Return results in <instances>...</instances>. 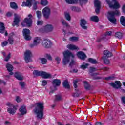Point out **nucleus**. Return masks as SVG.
<instances>
[{
  "label": "nucleus",
  "mask_w": 125,
  "mask_h": 125,
  "mask_svg": "<svg viewBox=\"0 0 125 125\" xmlns=\"http://www.w3.org/2000/svg\"><path fill=\"white\" fill-rule=\"evenodd\" d=\"M0 33L1 34H4V35L6 37L8 36V33H7V31L5 30L4 23L2 22H0Z\"/></svg>",
  "instance_id": "nucleus-14"
},
{
  "label": "nucleus",
  "mask_w": 125,
  "mask_h": 125,
  "mask_svg": "<svg viewBox=\"0 0 125 125\" xmlns=\"http://www.w3.org/2000/svg\"><path fill=\"white\" fill-rule=\"evenodd\" d=\"M10 7L13 8V9H17L18 8V6L16 4V3L14 2H11L10 3Z\"/></svg>",
  "instance_id": "nucleus-28"
},
{
  "label": "nucleus",
  "mask_w": 125,
  "mask_h": 125,
  "mask_svg": "<svg viewBox=\"0 0 125 125\" xmlns=\"http://www.w3.org/2000/svg\"><path fill=\"white\" fill-rule=\"evenodd\" d=\"M41 77L43 79H49V78H51V74L45 71H42Z\"/></svg>",
  "instance_id": "nucleus-18"
},
{
  "label": "nucleus",
  "mask_w": 125,
  "mask_h": 125,
  "mask_svg": "<svg viewBox=\"0 0 125 125\" xmlns=\"http://www.w3.org/2000/svg\"><path fill=\"white\" fill-rule=\"evenodd\" d=\"M120 23L122 26L125 27V17L124 16H121L120 18Z\"/></svg>",
  "instance_id": "nucleus-32"
},
{
  "label": "nucleus",
  "mask_w": 125,
  "mask_h": 125,
  "mask_svg": "<svg viewBox=\"0 0 125 125\" xmlns=\"http://www.w3.org/2000/svg\"><path fill=\"white\" fill-rule=\"evenodd\" d=\"M69 41L71 42H78L79 41V37H72L69 38Z\"/></svg>",
  "instance_id": "nucleus-41"
},
{
  "label": "nucleus",
  "mask_w": 125,
  "mask_h": 125,
  "mask_svg": "<svg viewBox=\"0 0 125 125\" xmlns=\"http://www.w3.org/2000/svg\"><path fill=\"white\" fill-rule=\"evenodd\" d=\"M106 2L110 8L118 9L120 6L119 2L116 0H112V2L110 1V0H106Z\"/></svg>",
  "instance_id": "nucleus-4"
},
{
  "label": "nucleus",
  "mask_w": 125,
  "mask_h": 125,
  "mask_svg": "<svg viewBox=\"0 0 125 125\" xmlns=\"http://www.w3.org/2000/svg\"><path fill=\"white\" fill-rule=\"evenodd\" d=\"M32 0H26V1L23 2L21 6H27V7H32Z\"/></svg>",
  "instance_id": "nucleus-23"
},
{
  "label": "nucleus",
  "mask_w": 125,
  "mask_h": 125,
  "mask_svg": "<svg viewBox=\"0 0 125 125\" xmlns=\"http://www.w3.org/2000/svg\"><path fill=\"white\" fill-rule=\"evenodd\" d=\"M115 37L118 39H122L123 38V33L121 32H117L115 33Z\"/></svg>",
  "instance_id": "nucleus-43"
},
{
  "label": "nucleus",
  "mask_w": 125,
  "mask_h": 125,
  "mask_svg": "<svg viewBox=\"0 0 125 125\" xmlns=\"http://www.w3.org/2000/svg\"><path fill=\"white\" fill-rule=\"evenodd\" d=\"M66 47L70 50H79L80 48L74 44H68L67 45Z\"/></svg>",
  "instance_id": "nucleus-22"
},
{
  "label": "nucleus",
  "mask_w": 125,
  "mask_h": 125,
  "mask_svg": "<svg viewBox=\"0 0 125 125\" xmlns=\"http://www.w3.org/2000/svg\"><path fill=\"white\" fill-rule=\"evenodd\" d=\"M114 79H115L114 76H109L108 77L105 78V80L107 81H110V80H114Z\"/></svg>",
  "instance_id": "nucleus-56"
},
{
  "label": "nucleus",
  "mask_w": 125,
  "mask_h": 125,
  "mask_svg": "<svg viewBox=\"0 0 125 125\" xmlns=\"http://www.w3.org/2000/svg\"><path fill=\"white\" fill-rule=\"evenodd\" d=\"M76 93H74L73 94V96L74 97H79L81 94V93L79 91V90L78 89H75Z\"/></svg>",
  "instance_id": "nucleus-40"
},
{
  "label": "nucleus",
  "mask_w": 125,
  "mask_h": 125,
  "mask_svg": "<svg viewBox=\"0 0 125 125\" xmlns=\"http://www.w3.org/2000/svg\"><path fill=\"white\" fill-rule=\"evenodd\" d=\"M7 44H8V42L4 41L1 43V46H2V47H4V46H6Z\"/></svg>",
  "instance_id": "nucleus-52"
},
{
  "label": "nucleus",
  "mask_w": 125,
  "mask_h": 125,
  "mask_svg": "<svg viewBox=\"0 0 125 125\" xmlns=\"http://www.w3.org/2000/svg\"><path fill=\"white\" fill-rule=\"evenodd\" d=\"M70 9H71L72 11H75L76 12H80V11H81V8L78 7L72 6Z\"/></svg>",
  "instance_id": "nucleus-31"
},
{
  "label": "nucleus",
  "mask_w": 125,
  "mask_h": 125,
  "mask_svg": "<svg viewBox=\"0 0 125 125\" xmlns=\"http://www.w3.org/2000/svg\"><path fill=\"white\" fill-rule=\"evenodd\" d=\"M14 16V23L13 24V27L16 26V25H18L20 22V17L17 14H15Z\"/></svg>",
  "instance_id": "nucleus-16"
},
{
  "label": "nucleus",
  "mask_w": 125,
  "mask_h": 125,
  "mask_svg": "<svg viewBox=\"0 0 125 125\" xmlns=\"http://www.w3.org/2000/svg\"><path fill=\"white\" fill-rule=\"evenodd\" d=\"M16 101L17 102L19 103V102H21V101H22V100L19 97H17Z\"/></svg>",
  "instance_id": "nucleus-59"
},
{
  "label": "nucleus",
  "mask_w": 125,
  "mask_h": 125,
  "mask_svg": "<svg viewBox=\"0 0 125 125\" xmlns=\"http://www.w3.org/2000/svg\"><path fill=\"white\" fill-rule=\"evenodd\" d=\"M107 19L110 23L114 25H117V19L115 17V15L120 16L121 12L119 10H116L115 12L110 11L108 12Z\"/></svg>",
  "instance_id": "nucleus-2"
},
{
  "label": "nucleus",
  "mask_w": 125,
  "mask_h": 125,
  "mask_svg": "<svg viewBox=\"0 0 125 125\" xmlns=\"http://www.w3.org/2000/svg\"><path fill=\"white\" fill-rule=\"evenodd\" d=\"M8 43L9 42V44H12L14 42V40H13V37H9L8 38Z\"/></svg>",
  "instance_id": "nucleus-42"
},
{
  "label": "nucleus",
  "mask_w": 125,
  "mask_h": 125,
  "mask_svg": "<svg viewBox=\"0 0 125 125\" xmlns=\"http://www.w3.org/2000/svg\"><path fill=\"white\" fill-rule=\"evenodd\" d=\"M61 83V82L59 79H55L53 80L52 81V84L53 86L55 87V86H59L60 84Z\"/></svg>",
  "instance_id": "nucleus-26"
},
{
  "label": "nucleus",
  "mask_w": 125,
  "mask_h": 125,
  "mask_svg": "<svg viewBox=\"0 0 125 125\" xmlns=\"http://www.w3.org/2000/svg\"><path fill=\"white\" fill-rule=\"evenodd\" d=\"M78 82H79L78 80H76L73 81L74 87H75L76 89H78V84H77L78 83Z\"/></svg>",
  "instance_id": "nucleus-51"
},
{
  "label": "nucleus",
  "mask_w": 125,
  "mask_h": 125,
  "mask_svg": "<svg viewBox=\"0 0 125 125\" xmlns=\"http://www.w3.org/2000/svg\"><path fill=\"white\" fill-rule=\"evenodd\" d=\"M65 1L68 4H77L79 3V1L87 2V0H65Z\"/></svg>",
  "instance_id": "nucleus-15"
},
{
  "label": "nucleus",
  "mask_w": 125,
  "mask_h": 125,
  "mask_svg": "<svg viewBox=\"0 0 125 125\" xmlns=\"http://www.w3.org/2000/svg\"><path fill=\"white\" fill-rule=\"evenodd\" d=\"M40 42H42V39L40 37H35L33 40V43L30 44L29 46L31 48H34V47L38 46Z\"/></svg>",
  "instance_id": "nucleus-8"
},
{
  "label": "nucleus",
  "mask_w": 125,
  "mask_h": 125,
  "mask_svg": "<svg viewBox=\"0 0 125 125\" xmlns=\"http://www.w3.org/2000/svg\"><path fill=\"white\" fill-rule=\"evenodd\" d=\"M42 44L44 48H50L52 46V42L48 39H43Z\"/></svg>",
  "instance_id": "nucleus-11"
},
{
  "label": "nucleus",
  "mask_w": 125,
  "mask_h": 125,
  "mask_svg": "<svg viewBox=\"0 0 125 125\" xmlns=\"http://www.w3.org/2000/svg\"><path fill=\"white\" fill-rule=\"evenodd\" d=\"M43 23V21H38L37 22V24L38 25H42Z\"/></svg>",
  "instance_id": "nucleus-58"
},
{
  "label": "nucleus",
  "mask_w": 125,
  "mask_h": 125,
  "mask_svg": "<svg viewBox=\"0 0 125 125\" xmlns=\"http://www.w3.org/2000/svg\"><path fill=\"white\" fill-rule=\"evenodd\" d=\"M85 25H86V21H85V20H81L80 21V26L84 30L87 29V27L85 26Z\"/></svg>",
  "instance_id": "nucleus-25"
},
{
  "label": "nucleus",
  "mask_w": 125,
  "mask_h": 125,
  "mask_svg": "<svg viewBox=\"0 0 125 125\" xmlns=\"http://www.w3.org/2000/svg\"><path fill=\"white\" fill-rule=\"evenodd\" d=\"M63 65H67L70 62V57L71 56L73 58L75 57V55H73V53H71L70 51L66 50L63 52Z\"/></svg>",
  "instance_id": "nucleus-3"
},
{
  "label": "nucleus",
  "mask_w": 125,
  "mask_h": 125,
  "mask_svg": "<svg viewBox=\"0 0 125 125\" xmlns=\"http://www.w3.org/2000/svg\"><path fill=\"white\" fill-rule=\"evenodd\" d=\"M36 107L34 109V112L37 116V119L42 120L43 118V103H37L35 104Z\"/></svg>",
  "instance_id": "nucleus-1"
},
{
  "label": "nucleus",
  "mask_w": 125,
  "mask_h": 125,
  "mask_svg": "<svg viewBox=\"0 0 125 125\" xmlns=\"http://www.w3.org/2000/svg\"><path fill=\"white\" fill-rule=\"evenodd\" d=\"M65 17L68 21H70L71 20V16H70V14H69V13H65Z\"/></svg>",
  "instance_id": "nucleus-45"
},
{
  "label": "nucleus",
  "mask_w": 125,
  "mask_h": 125,
  "mask_svg": "<svg viewBox=\"0 0 125 125\" xmlns=\"http://www.w3.org/2000/svg\"><path fill=\"white\" fill-rule=\"evenodd\" d=\"M41 5H43L44 6H45L48 4V1H47V0H41Z\"/></svg>",
  "instance_id": "nucleus-44"
},
{
  "label": "nucleus",
  "mask_w": 125,
  "mask_h": 125,
  "mask_svg": "<svg viewBox=\"0 0 125 125\" xmlns=\"http://www.w3.org/2000/svg\"><path fill=\"white\" fill-rule=\"evenodd\" d=\"M33 0L34 2L33 3V9L34 10H36L38 9V4L40 3L39 1H36V0Z\"/></svg>",
  "instance_id": "nucleus-27"
},
{
  "label": "nucleus",
  "mask_w": 125,
  "mask_h": 125,
  "mask_svg": "<svg viewBox=\"0 0 125 125\" xmlns=\"http://www.w3.org/2000/svg\"><path fill=\"white\" fill-rule=\"evenodd\" d=\"M84 125H91V123H89V122L85 123H84Z\"/></svg>",
  "instance_id": "nucleus-64"
},
{
  "label": "nucleus",
  "mask_w": 125,
  "mask_h": 125,
  "mask_svg": "<svg viewBox=\"0 0 125 125\" xmlns=\"http://www.w3.org/2000/svg\"><path fill=\"white\" fill-rule=\"evenodd\" d=\"M96 71V68L94 67H90L89 70V73H93V72H95Z\"/></svg>",
  "instance_id": "nucleus-53"
},
{
  "label": "nucleus",
  "mask_w": 125,
  "mask_h": 125,
  "mask_svg": "<svg viewBox=\"0 0 125 125\" xmlns=\"http://www.w3.org/2000/svg\"><path fill=\"white\" fill-rule=\"evenodd\" d=\"M110 85L114 87V88H120L122 86V83L120 81H116L115 83H110Z\"/></svg>",
  "instance_id": "nucleus-17"
},
{
  "label": "nucleus",
  "mask_w": 125,
  "mask_h": 125,
  "mask_svg": "<svg viewBox=\"0 0 125 125\" xmlns=\"http://www.w3.org/2000/svg\"><path fill=\"white\" fill-rule=\"evenodd\" d=\"M6 105L8 106V107H10L7 109V112H9L10 115H14L16 112V107L10 103H7Z\"/></svg>",
  "instance_id": "nucleus-7"
},
{
  "label": "nucleus",
  "mask_w": 125,
  "mask_h": 125,
  "mask_svg": "<svg viewBox=\"0 0 125 125\" xmlns=\"http://www.w3.org/2000/svg\"><path fill=\"white\" fill-rule=\"evenodd\" d=\"M74 64H75V62L74 60H72L71 62H70V66H73V65H74Z\"/></svg>",
  "instance_id": "nucleus-62"
},
{
  "label": "nucleus",
  "mask_w": 125,
  "mask_h": 125,
  "mask_svg": "<svg viewBox=\"0 0 125 125\" xmlns=\"http://www.w3.org/2000/svg\"><path fill=\"white\" fill-rule=\"evenodd\" d=\"M89 65L88 63H83V64L81 66V69H83V70H84L88 67Z\"/></svg>",
  "instance_id": "nucleus-46"
},
{
  "label": "nucleus",
  "mask_w": 125,
  "mask_h": 125,
  "mask_svg": "<svg viewBox=\"0 0 125 125\" xmlns=\"http://www.w3.org/2000/svg\"><path fill=\"white\" fill-rule=\"evenodd\" d=\"M90 20H91V21H93V22H98V21H99V19L97 16H93L91 17Z\"/></svg>",
  "instance_id": "nucleus-30"
},
{
  "label": "nucleus",
  "mask_w": 125,
  "mask_h": 125,
  "mask_svg": "<svg viewBox=\"0 0 125 125\" xmlns=\"http://www.w3.org/2000/svg\"><path fill=\"white\" fill-rule=\"evenodd\" d=\"M95 7H96L95 12L97 14L99 13L100 8H101V2L98 0H95L94 2Z\"/></svg>",
  "instance_id": "nucleus-13"
},
{
  "label": "nucleus",
  "mask_w": 125,
  "mask_h": 125,
  "mask_svg": "<svg viewBox=\"0 0 125 125\" xmlns=\"http://www.w3.org/2000/svg\"><path fill=\"white\" fill-rule=\"evenodd\" d=\"M63 98H62V96L61 95H56V98H55V101H61Z\"/></svg>",
  "instance_id": "nucleus-47"
},
{
  "label": "nucleus",
  "mask_w": 125,
  "mask_h": 125,
  "mask_svg": "<svg viewBox=\"0 0 125 125\" xmlns=\"http://www.w3.org/2000/svg\"><path fill=\"white\" fill-rule=\"evenodd\" d=\"M32 56V51L30 50H27L24 52V60L26 63H29V62H32V59L31 58Z\"/></svg>",
  "instance_id": "nucleus-6"
},
{
  "label": "nucleus",
  "mask_w": 125,
  "mask_h": 125,
  "mask_svg": "<svg viewBox=\"0 0 125 125\" xmlns=\"http://www.w3.org/2000/svg\"><path fill=\"white\" fill-rule=\"evenodd\" d=\"M36 15L38 19L42 18V12L41 11H37L36 12Z\"/></svg>",
  "instance_id": "nucleus-48"
},
{
  "label": "nucleus",
  "mask_w": 125,
  "mask_h": 125,
  "mask_svg": "<svg viewBox=\"0 0 125 125\" xmlns=\"http://www.w3.org/2000/svg\"><path fill=\"white\" fill-rule=\"evenodd\" d=\"M5 125H11V124L10 123V122H8V121H6L5 122Z\"/></svg>",
  "instance_id": "nucleus-63"
},
{
  "label": "nucleus",
  "mask_w": 125,
  "mask_h": 125,
  "mask_svg": "<svg viewBox=\"0 0 125 125\" xmlns=\"http://www.w3.org/2000/svg\"><path fill=\"white\" fill-rule=\"evenodd\" d=\"M44 57L47 58L48 60L52 61V57L50 55V54H44Z\"/></svg>",
  "instance_id": "nucleus-49"
},
{
  "label": "nucleus",
  "mask_w": 125,
  "mask_h": 125,
  "mask_svg": "<svg viewBox=\"0 0 125 125\" xmlns=\"http://www.w3.org/2000/svg\"><path fill=\"white\" fill-rule=\"evenodd\" d=\"M19 111L21 115H26L27 114V109L26 108V106H21L19 109Z\"/></svg>",
  "instance_id": "nucleus-21"
},
{
  "label": "nucleus",
  "mask_w": 125,
  "mask_h": 125,
  "mask_svg": "<svg viewBox=\"0 0 125 125\" xmlns=\"http://www.w3.org/2000/svg\"><path fill=\"white\" fill-rule=\"evenodd\" d=\"M63 85L65 88H70V85H69V82H68V81H64Z\"/></svg>",
  "instance_id": "nucleus-38"
},
{
  "label": "nucleus",
  "mask_w": 125,
  "mask_h": 125,
  "mask_svg": "<svg viewBox=\"0 0 125 125\" xmlns=\"http://www.w3.org/2000/svg\"><path fill=\"white\" fill-rule=\"evenodd\" d=\"M6 15L7 17H10V16H12V13L9 12L8 13H7Z\"/></svg>",
  "instance_id": "nucleus-60"
},
{
  "label": "nucleus",
  "mask_w": 125,
  "mask_h": 125,
  "mask_svg": "<svg viewBox=\"0 0 125 125\" xmlns=\"http://www.w3.org/2000/svg\"><path fill=\"white\" fill-rule=\"evenodd\" d=\"M40 60L42 64L44 65L47 63V60L45 58H40Z\"/></svg>",
  "instance_id": "nucleus-35"
},
{
  "label": "nucleus",
  "mask_w": 125,
  "mask_h": 125,
  "mask_svg": "<svg viewBox=\"0 0 125 125\" xmlns=\"http://www.w3.org/2000/svg\"><path fill=\"white\" fill-rule=\"evenodd\" d=\"M6 68H7V71L9 72V75H10L11 76H12V75H13L14 74L13 72H12L13 70V66H12V65L9 63H7L6 65Z\"/></svg>",
  "instance_id": "nucleus-19"
},
{
  "label": "nucleus",
  "mask_w": 125,
  "mask_h": 125,
  "mask_svg": "<svg viewBox=\"0 0 125 125\" xmlns=\"http://www.w3.org/2000/svg\"><path fill=\"white\" fill-rule=\"evenodd\" d=\"M33 75L36 77L39 76H41L42 75V71H40L39 70H35L33 71Z\"/></svg>",
  "instance_id": "nucleus-33"
},
{
  "label": "nucleus",
  "mask_w": 125,
  "mask_h": 125,
  "mask_svg": "<svg viewBox=\"0 0 125 125\" xmlns=\"http://www.w3.org/2000/svg\"><path fill=\"white\" fill-rule=\"evenodd\" d=\"M84 83V87L86 89V90H89V88H90V85L86 81L83 82Z\"/></svg>",
  "instance_id": "nucleus-34"
},
{
  "label": "nucleus",
  "mask_w": 125,
  "mask_h": 125,
  "mask_svg": "<svg viewBox=\"0 0 125 125\" xmlns=\"http://www.w3.org/2000/svg\"><path fill=\"white\" fill-rule=\"evenodd\" d=\"M122 102L125 104V97H122L121 98Z\"/></svg>",
  "instance_id": "nucleus-61"
},
{
  "label": "nucleus",
  "mask_w": 125,
  "mask_h": 125,
  "mask_svg": "<svg viewBox=\"0 0 125 125\" xmlns=\"http://www.w3.org/2000/svg\"><path fill=\"white\" fill-rule=\"evenodd\" d=\"M88 61L90 62V63H91L92 64H97L98 63V62L95 59H94L93 58H89Z\"/></svg>",
  "instance_id": "nucleus-37"
},
{
  "label": "nucleus",
  "mask_w": 125,
  "mask_h": 125,
  "mask_svg": "<svg viewBox=\"0 0 125 125\" xmlns=\"http://www.w3.org/2000/svg\"><path fill=\"white\" fill-rule=\"evenodd\" d=\"M55 60L57 61V64H59V61L61 60V59L59 57H56L55 59Z\"/></svg>",
  "instance_id": "nucleus-57"
},
{
  "label": "nucleus",
  "mask_w": 125,
  "mask_h": 125,
  "mask_svg": "<svg viewBox=\"0 0 125 125\" xmlns=\"http://www.w3.org/2000/svg\"><path fill=\"white\" fill-rule=\"evenodd\" d=\"M10 56H11L10 54H9L7 55V56H6V57L5 58L4 61H8V60H9V59H10Z\"/></svg>",
  "instance_id": "nucleus-55"
},
{
  "label": "nucleus",
  "mask_w": 125,
  "mask_h": 125,
  "mask_svg": "<svg viewBox=\"0 0 125 125\" xmlns=\"http://www.w3.org/2000/svg\"><path fill=\"white\" fill-rule=\"evenodd\" d=\"M102 59L104 63V64H106L107 65L110 63V60L106 57V56H103L102 57Z\"/></svg>",
  "instance_id": "nucleus-29"
},
{
  "label": "nucleus",
  "mask_w": 125,
  "mask_h": 125,
  "mask_svg": "<svg viewBox=\"0 0 125 125\" xmlns=\"http://www.w3.org/2000/svg\"><path fill=\"white\" fill-rule=\"evenodd\" d=\"M28 18H26L24 19L23 22L21 23V25L22 27H25L26 25L28 26V27H30L32 25V17H33V15L32 14H29L28 15Z\"/></svg>",
  "instance_id": "nucleus-5"
},
{
  "label": "nucleus",
  "mask_w": 125,
  "mask_h": 125,
  "mask_svg": "<svg viewBox=\"0 0 125 125\" xmlns=\"http://www.w3.org/2000/svg\"><path fill=\"white\" fill-rule=\"evenodd\" d=\"M43 33H51L54 30V27L52 24H48L43 27Z\"/></svg>",
  "instance_id": "nucleus-10"
},
{
  "label": "nucleus",
  "mask_w": 125,
  "mask_h": 125,
  "mask_svg": "<svg viewBox=\"0 0 125 125\" xmlns=\"http://www.w3.org/2000/svg\"><path fill=\"white\" fill-rule=\"evenodd\" d=\"M22 33L24 39L26 40V41H30V40H31V36H30V30L27 28L24 29L22 31Z\"/></svg>",
  "instance_id": "nucleus-12"
},
{
  "label": "nucleus",
  "mask_w": 125,
  "mask_h": 125,
  "mask_svg": "<svg viewBox=\"0 0 125 125\" xmlns=\"http://www.w3.org/2000/svg\"><path fill=\"white\" fill-rule=\"evenodd\" d=\"M42 12L43 17H44L45 19H48L49 16H50V8L46 6L43 9Z\"/></svg>",
  "instance_id": "nucleus-9"
},
{
  "label": "nucleus",
  "mask_w": 125,
  "mask_h": 125,
  "mask_svg": "<svg viewBox=\"0 0 125 125\" xmlns=\"http://www.w3.org/2000/svg\"><path fill=\"white\" fill-rule=\"evenodd\" d=\"M61 22L62 24L65 27H70V25H69L68 23H67V22H66V21L64 20H61Z\"/></svg>",
  "instance_id": "nucleus-39"
},
{
  "label": "nucleus",
  "mask_w": 125,
  "mask_h": 125,
  "mask_svg": "<svg viewBox=\"0 0 125 125\" xmlns=\"http://www.w3.org/2000/svg\"><path fill=\"white\" fill-rule=\"evenodd\" d=\"M104 54L107 56V57H111V56L113 55L111 52L109 51H104Z\"/></svg>",
  "instance_id": "nucleus-36"
},
{
  "label": "nucleus",
  "mask_w": 125,
  "mask_h": 125,
  "mask_svg": "<svg viewBox=\"0 0 125 125\" xmlns=\"http://www.w3.org/2000/svg\"><path fill=\"white\" fill-rule=\"evenodd\" d=\"M14 76L15 78H16L19 81H22L24 79L23 75H22V74L20 72H15Z\"/></svg>",
  "instance_id": "nucleus-24"
},
{
  "label": "nucleus",
  "mask_w": 125,
  "mask_h": 125,
  "mask_svg": "<svg viewBox=\"0 0 125 125\" xmlns=\"http://www.w3.org/2000/svg\"><path fill=\"white\" fill-rule=\"evenodd\" d=\"M77 56L80 58V59H81L82 60H84V59L86 58V55L82 51L78 52Z\"/></svg>",
  "instance_id": "nucleus-20"
},
{
  "label": "nucleus",
  "mask_w": 125,
  "mask_h": 125,
  "mask_svg": "<svg viewBox=\"0 0 125 125\" xmlns=\"http://www.w3.org/2000/svg\"><path fill=\"white\" fill-rule=\"evenodd\" d=\"M47 84V81L46 80H43L42 81V85L45 86V85Z\"/></svg>",
  "instance_id": "nucleus-54"
},
{
  "label": "nucleus",
  "mask_w": 125,
  "mask_h": 125,
  "mask_svg": "<svg viewBox=\"0 0 125 125\" xmlns=\"http://www.w3.org/2000/svg\"><path fill=\"white\" fill-rule=\"evenodd\" d=\"M19 85L21 86V88H25V86H26V83L24 82H19Z\"/></svg>",
  "instance_id": "nucleus-50"
}]
</instances>
